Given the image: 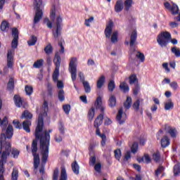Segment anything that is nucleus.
Here are the masks:
<instances>
[{
	"label": "nucleus",
	"mask_w": 180,
	"mask_h": 180,
	"mask_svg": "<svg viewBox=\"0 0 180 180\" xmlns=\"http://www.w3.org/2000/svg\"><path fill=\"white\" fill-rule=\"evenodd\" d=\"M37 78L40 81H43V70H40L39 73L37 75Z\"/></svg>",
	"instance_id": "774afa93"
},
{
	"label": "nucleus",
	"mask_w": 180,
	"mask_h": 180,
	"mask_svg": "<svg viewBox=\"0 0 180 180\" xmlns=\"http://www.w3.org/2000/svg\"><path fill=\"white\" fill-rule=\"evenodd\" d=\"M95 117V108L91 107V108L89 110L88 112V118L90 122L94 120V117Z\"/></svg>",
	"instance_id": "a878e982"
},
{
	"label": "nucleus",
	"mask_w": 180,
	"mask_h": 180,
	"mask_svg": "<svg viewBox=\"0 0 180 180\" xmlns=\"http://www.w3.org/2000/svg\"><path fill=\"white\" fill-rule=\"evenodd\" d=\"M108 105L110 108H115L116 106V97L111 95L109 98Z\"/></svg>",
	"instance_id": "393cba45"
},
{
	"label": "nucleus",
	"mask_w": 180,
	"mask_h": 180,
	"mask_svg": "<svg viewBox=\"0 0 180 180\" xmlns=\"http://www.w3.org/2000/svg\"><path fill=\"white\" fill-rule=\"evenodd\" d=\"M53 131V129H49V131H46V160L49 158V145L50 144V133Z\"/></svg>",
	"instance_id": "9b49d317"
},
{
	"label": "nucleus",
	"mask_w": 180,
	"mask_h": 180,
	"mask_svg": "<svg viewBox=\"0 0 180 180\" xmlns=\"http://www.w3.org/2000/svg\"><path fill=\"white\" fill-rule=\"evenodd\" d=\"M101 167L102 165H101V163H97L94 165V169L95 171H96V172H101Z\"/></svg>",
	"instance_id": "052dcab7"
},
{
	"label": "nucleus",
	"mask_w": 180,
	"mask_h": 180,
	"mask_svg": "<svg viewBox=\"0 0 180 180\" xmlns=\"http://www.w3.org/2000/svg\"><path fill=\"white\" fill-rule=\"evenodd\" d=\"M63 110L66 115H68L70 113V110H71V106L70 105H63Z\"/></svg>",
	"instance_id": "4d7b16f0"
},
{
	"label": "nucleus",
	"mask_w": 180,
	"mask_h": 180,
	"mask_svg": "<svg viewBox=\"0 0 180 180\" xmlns=\"http://www.w3.org/2000/svg\"><path fill=\"white\" fill-rule=\"evenodd\" d=\"M125 11H129L131 5H133V0H126L124 3Z\"/></svg>",
	"instance_id": "f704fd0d"
},
{
	"label": "nucleus",
	"mask_w": 180,
	"mask_h": 180,
	"mask_svg": "<svg viewBox=\"0 0 180 180\" xmlns=\"http://www.w3.org/2000/svg\"><path fill=\"white\" fill-rule=\"evenodd\" d=\"M55 141L56 143H60V141H63V136L60 134H56L55 136Z\"/></svg>",
	"instance_id": "e2e57ef3"
},
{
	"label": "nucleus",
	"mask_w": 180,
	"mask_h": 180,
	"mask_svg": "<svg viewBox=\"0 0 180 180\" xmlns=\"http://www.w3.org/2000/svg\"><path fill=\"white\" fill-rule=\"evenodd\" d=\"M117 36H118L117 31H114L111 36V42L112 43H117Z\"/></svg>",
	"instance_id": "a19ab883"
},
{
	"label": "nucleus",
	"mask_w": 180,
	"mask_h": 180,
	"mask_svg": "<svg viewBox=\"0 0 180 180\" xmlns=\"http://www.w3.org/2000/svg\"><path fill=\"white\" fill-rule=\"evenodd\" d=\"M131 98L127 96L126 101L124 103V107L125 108V109H130V108L131 107Z\"/></svg>",
	"instance_id": "c85d7f7f"
},
{
	"label": "nucleus",
	"mask_w": 180,
	"mask_h": 180,
	"mask_svg": "<svg viewBox=\"0 0 180 180\" xmlns=\"http://www.w3.org/2000/svg\"><path fill=\"white\" fill-rule=\"evenodd\" d=\"M136 82H137V77L135 75H132L131 77H129L130 85H133V84H136Z\"/></svg>",
	"instance_id": "8fccbe9b"
},
{
	"label": "nucleus",
	"mask_w": 180,
	"mask_h": 180,
	"mask_svg": "<svg viewBox=\"0 0 180 180\" xmlns=\"http://www.w3.org/2000/svg\"><path fill=\"white\" fill-rule=\"evenodd\" d=\"M140 103H143V100L138 99L134 103L132 108L136 112H139V110L140 109Z\"/></svg>",
	"instance_id": "bb28decb"
},
{
	"label": "nucleus",
	"mask_w": 180,
	"mask_h": 180,
	"mask_svg": "<svg viewBox=\"0 0 180 180\" xmlns=\"http://www.w3.org/2000/svg\"><path fill=\"white\" fill-rule=\"evenodd\" d=\"M18 177H19V171H18V169L13 168V172L11 173V179L18 180Z\"/></svg>",
	"instance_id": "7c9ffc66"
},
{
	"label": "nucleus",
	"mask_w": 180,
	"mask_h": 180,
	"mask_svg": "<svg viewBox=\"0 0 180 180\" xmlns=\"http://www.w3.org/2000/svg\"><path fill=\"white\" fill-rule=\"evenodd\" d=\"M61 23H63V18L58 17L56 19V29L53 32L54 39H58L61 36Z\"/></svg>",
	"instance_id": "6e6552de"
},
{
	"label": "nucleus",
	"mask_w": 180,
	"mask_h": 180,
	"mask_svg": "<svg viewBox=\"0 0 180 180\" xmlns=\"http://www.w3.org/2000/svg\"><path fill=\"white\" fill-rule=\"evenodd\" d=\"M152 159L155 162H160V160H161V155L159 151L155 152L152 155Z\"/></svg>",
	"instance_id": "c756f323"
},
{
	"label": "nucleus",
	"mask_w": 180,
	"mask_h": 180,
	"mask_svg": "<svg viewBox=\"0 0 180 180\" xmlns=\"http://www.w3.org/2000/svg\"><path fill=\"white\" fill-rule=\"evenodd\" d=\"M174 175H178L179 174H180V165H174Z\"/></svg>",
	"instance_id": "864d4df0"
},
{
	"label": "nucleus",
	"mask_w": 180,
	"mask_h": 180,
	"mask_svg": "<svg viewBox=\"0 0 180 180\" xmlns=\"http://www.w3.org/2000/svg\"><path fill=\"white\" fill-rule=\"evenodd\" d=\"M59 174L60 171L58 170V168L55 169L53 174V180H58Z\"/></svg>",
	"instance_id": "09e8293b"
},
{
	"label": "nucleus",
	"mask_w": 180,
	"mask_h": 180,
	"mask_svg": "<svg viewBox=\"0 0 180 180\" xmlns=\"http://www.w3.org/2000/svg\"><path fill=\"white\" fill-rule=\"evenodd\" d=\"M169 144V139H168L167 136H164L161 139V146L163 148H165V147H168V145Z\"/></svg>",
	"instance_id": "5701e85b"
},
{
	"label": "nucleus",
	"mask_w": 180,
	"mask_h": 180,
	"mask_svg": "<svg viewBox=\"0 0 180 180\" xmlns=\"http://www.w3.org/2000/svg\"><path fill=\"white\" fill-rule=\"evenodd\" d=\"M58 99L60 101V102H63L64 101L65 97H64V90L60 89L58 91Z\"/></svg>",
	"instance_id": "3c124183"
},
{
	"label": "nucleus",
	"mask_w": 180,
	"mask_h": 180,
	"mask_svg": "<svg viewBox=\"0 0 180 180\" xmlns=\"http://www.w3.org/2000/svg\"><path fill=\"white\" fill-rule=\"evenodd\" d=\"M103 84H105V76H101L97 81V88L101 89L103 86Z\"/></svg>",
	"instance_id": "2f4dec72"
},
{
	"label": "nucleus",
	"mask_w": 180,
	"mask_h": 180,
	"mask_svg": "<svg viewBox=\"0 0 180 180\" xmlns=\"http://www.w3.org/2000/svg\"><path fill=\"white\" fill-rule=\"evenodd\" d=\"M51 19H52V20L56 19V8H52L51 10Z\"/></svg>",
	"instance_id": "0e129e2a"
},
{
	"label": "nucleus",
	"mask_w": 180,
	"mask_h": 180,
	"mask_svg": "<svg viewBox=\"0 0 180 180\" xmlns=\"http://www.w3.org/2000/svg\"><path fill=\"white\" fill-rule=\"evenodd\" d=\"M75 63H77V58H72L69 64V72L73 82L77 79V64Z\"/></svg>",
	"instance_id": "423d86ee"
},
{
	"label": "nucleus",
	"mask_w": 180,
	"mask_h": 180,
	"mask_svg": "<svg viewBox=\"0 0 180 180\" xmlns=\"http://www.w3.org/2000/svg\"><path fill=\"white\" fill-rule=\"evenodd\" d=\"M94 105L96 109H100L101 112L105 110V107L102 105V98L101 97L97 98Z\"/></svg>",
	"instance_id": "2eb2a0df"
},
{
	"label": "nucleus",
	"mask_w": 180,
	"mask_h": 180,
	"mask_svg": "<svg viewBox=\"0 0 180 180\" xmlns=\"http://www.w3.org/2000/svg\"><path fill=\"white\" fill-rule=\"evenodd\" d=\"M96 163V157L95 156H91L89 159V165H91L94 167L95 164Z\"/></svg>",
	"instance_id": "5fc2aeb1"
},
{
	"label": "nucleus",
	"mask_w": 180,
	"mask_h": 180,
	"mask_svg": "<svg viewBox=\"0 0 180 180\" xmlns=\"http://www.w3.org/2000/svg\"><path fill=\"white\" fill-rule=\"evenodd\" d=\"M143 161H145L146 164H150V162H151V158H150V155H148V154L144 155Z\"/></svg>",
	"instance_id": "13d9d810"
},
{
	"label": "nucleus",
	"mask_w": 180,
	"mask_h": 180,
	"mask_svg": "<svg viewBox=\"0 0 180 180\" xmlns=\"http://www.w3.org/2000/svg\"><path fill=\"white\" fill-rule=\"evenodd\" d=\"M136 40H137V32L133 31L131 34V39L129 43V45L131 47H133L134 44H137V43L136 42Z\"/></svg>",
	"instance_id": "dca6fc26"
},
{
	"label": "nucleus",
	"mask_w": 180,
	"mask_h": 180,
	"mask_svg": "<svg viewBox=\"0 0 180 180\" xmlns=\"http://www.w3.org/2000/svg\"><path fill=\"white\" fill-rule=\"evenodd\" d=\"M171 40V34L168 32H162L158 35L157 41L162 47H167Z\"/></svg>",
	"instance_id": "20e7f679"
},
{
	"label": "nucleus",
	"mask_w": 180,
	"mask_h": 180,
	"mask_svg": "<svg viewBox=\"0 0 180 180\" xmlns=\"http://www.w3.org/2000/svg\"><path fill=\"white\" fill-rule=\"evenodd\" d=\"M26 119V120H31L33 119V114H32L29 110H26L23 112L21 116V119Z\"/></svg>",
	"instance_id": "a211bd4d"
},
{
	"label": "nucleus",
	"mask_w": 180,
	"mask_h": 180,
	"mask_svg": "<svg viewBox=\"0 0 180 180\" xmlns=\"http://www.w3.org/2000/svg\"><path fill=\"white\" fill-rule=\"evenodd\" d=\"M114 23L113 21L110 20L108 24L106 25L105 30V34L107 39H110V36H112V30L113 29Z\"/></svg>",
	"instance_id": "9d476101"
},
{
	"label": "nucleus",
	"mask_w": 180,
	"mask_h": 180,
	"mask_svg": "<svg viewBox=\"0 0 180 180\" xmlns=\"http://www.w3.org/2000/svg\"><path fill=\"white\" fill-rule=\"evenodd\" d=\"M126 113L123 112V108H120L118 110L117 115V120L120 124H123L124 122H126Z\"/></svg>",
	"instance_id": "1a4fd4ad"
},
{
	"label": "nucleus",
	"mask_w": 180,
	"mask_h": 180,
	"mask_svg": "<svg viewBox=\"0 0 180 180\" xmlns=\"http://www.w3.org/2000/svg\"><path fill=\"white\" fill-rule=\"evenodd\" d=\"M13 101L17 108H22L23 106V100H22V97L19 95L15 94L13 97Z\"/></svg>",
	"instance_id": "4468645a"
},
{
	"label": "nucleus",
	"mask_w": 180,
	"mask_h": 180,
	"mask_svg": "<svg viewBox=\"0 0 180 180\" xmlns=\"http://www.w3.org/2000/svg\"><path fill=\"white\" fill-rule=\"evenodd\" d=\"M25 91L29 96L33 94V87L32 86H27L26 85L25 87Z\"/></svg>",
	"instance_id": "ea45409f"
},
{
	"label": "nucleus",
	"mask_w": 180,
	"mask_h": 180,
	"mask_svg": "<svg viewBox=\"0 0 180 180\" xmlns=\"http://www.w3.org/2000/svg\"><path fill=\"white\" fill-rule=\"evenodd\" d=\"M168 133L170 134L172 137H176V129L169 128Z\"/></svg>",
	"instance_id": "603ef678"
},
{
	"label": "nucleus",
	"mask_w": 180,
	"mask_h": 180,
	"mask_svg": "<svg viewBox=\"0 0 180 180\" xmlns=\"http://www.w3.org/2000/svg\"><path fill=\"white\" fill-rule=\"evenodd\" d=\"M101 139H102L101 146H103V147H104V146L106 145V135L103 134L101 136Z\"/></svg>",
	"instance_id": "680f3d73"
},
{
	"label": "nucleus",
	"mask_w": 180,
	"mask_h": 180,
	"mask_svg": "<svg viewBox=\"0 0 180 180\" xmlns=\"http://www.w3.org/2000/svg\"><path fill=\"white\" fill-rule=\"evenodd\" d=\"M11 35L13 37L11 47L12 49H18V45L19 44V30L13 27L11 31Z\"/></svg>",
	"instance_id": "0eeeda50"
},
{
	"label": "nucleus",
	"mask_w": 180,
	"mask_h": 180,
	"mask_svg": "<svg viewBox=\"0 0 180 180\" xmlns=\"http://www.w3.org/2000/svg\"><path fill=\"white\" fill-rule=\"evenodd\" d=\"M170 11H171L172 15H176V14H178V12H179V8H178V6L176 4H173V6L170 8Z\"/></svg>",
	"instance_id": "4c0bfd02"
},
{
	"label": "nucleus",
	"mask_w": 180,
	"mask_h": 180,
	"mask_svg": "<svg viewBox=\"0 0 180 180\" xmlns=\"http://www.w3.org/2000/svg\"><path fill=\"white\" fill-rule=\"evenodd\" d=\"M13 124L15 129H18L19 130H22V124H20V122L16 121V120H14L13 121Z\"/></svg>",
	"instance_id": "c03bdc74"
},
{
	"label": "nucleus",
	"mask_w": 180,
	"mask_h": 180,
	"mask_svg": "<svg viewBox=\"0 0 180 180\" xmlns=\"http://www.w3.org/2000/svg\"><path fill=\"white\" fill-rule=\"evenodd\" d=\"M120 89H121L124 94H126V92L129 91V85L127 84L126 82H122L120 84Z\"/></svg>",
	"instance_id": "cd10ccee"
},
{
	"label": "nucleus",
	"mask_w": 180,
	"mask_h": 180,
	"mask_svg": "<svg viewBox=\"0 0 180 180\" xmlns=\"http://www.w3.org/2000/svg\"><path fill=\"white\" fill-rule=\"evenodd\" d=\"M44 65V60L39 59L35 61L32 65L33 68H41Z\"/></svg>",
	"instance_id": "4be33fe9"
},
{
	"label": "nucleus",
	"mask_w": 180,
	"mask_h": 180,
	"mask_svg": "<svg viewBox=\"0 0 180 180\" xmlns=\"http://www.w3.org/2000/svg\"><path fill=\"white\" fill-rule=\"evenodd\" d=\"M0 126H3L2 133L0 136V155L1 154V160H0V180H5L4 177V172H5L4 165L6 164L8 157L11 155H11L14 158H18L20 151L15 148H12L11 142L6 141V139H11L13 136V127L11 124L8 126L7 117H4L3 120L0 118ZM4 131H6V134H4Z\"/></svg>",
	"instance_id": "f03ea898"
},
{
	"label": "nucleus",
	"mask_w": 180,
	"mask_h": 180,
	"mask_svg": "<svg viewBox=\"0 0 180 180\" xmlns=\"http://www.w3.org/2000/svg\"><path fill=\"white\" fill-rule=\"evenodd\" d=\"M131 153H133L134 154H136V153H137V150H139V144L137 143H134L131 148Z\"/></svg>",
	"instance_id": "de8ad7c7"
},
{
	"label": "nucleus",
	"mask_w": 180,
	"mask_h": 180,
	"mask_svg": "<svg viewBox=\"0 0 180 180\" xmlns=\"http://www.w3.org/2000/svg\"><path fill=\"white\" fill-rule=\"evenodd\" d=\"M103 123V114H100L94 121V127H99Z\"/></svg>",
	"instance_id": "6ab92c4d"
},
{
	"label": "nucleus",
	"mask_w": 180,
	"mask_h": 180,
	"mask_svg": "<svg viewBox=\"0 0 180 180\" xmlns=\"http://www.w3.org/2000/svg\"><path fill=\"white\" fill-rule=\"evenodd\" d=\"M59 180H67V171L65 170V167H62Z\"/></svg>",
	"instance_id": "c9c22d12"
},
{
	"label": "nucleus",
	"mask_w": 180,
	"mask_h": 180,
	"mask_svg": "<svg viewBox=\"0 0 180 180\" xmlns=\"http://www.w3.org/2000/svg\"><path fill=\"white\" fill-rule=\"evenodd\" d=\"M53 46H51V44H49L46 46V54H48L50 56V54H53Z\"/></svg>",
	"instance_id": "79ce46f5"
},
{
	"label": "nucleus",
	"mask_w": 180,
	"mask_h": 180,
	"mask_svg": "<svg viewBox=\"0 0 180 180\" xmlns=\"http://www.w3.org/2000/svg\"><path fill=\"white\" fill-rule=\"evenodd\" d=\"M114 154L116 160H117L118 161H120V158L122 157V150H120V149H116L114 151Z\"/></svg>",
	"instance_id": "58836bf2"
},
{
	"label": "nucleus",
	"mask_w": 180,
	"mask_h": 180,
	"mask_svg": "<svg viewBox=\"0 0 180 180\" xmlns=\"http://www.w3.org/2000/svg\"><path fill=\"white\" fill-rule=\"evenodd\" d=\"M37 42V37H36V36L32 35L31 37V39L27 41L28 45L30 46H34V44H36V43Z\"/></svg>",
	"instance_id": "e433bc0d"
},
{
	"label": "nucleus",
	"mask_w": 180,
	"mask_h": 180,
	"mask_svg": "<svg viewBox=\"0 0 180 180\" xmlns=\"http://www.w3.org/2000/svg\"><path fill=\"white\" fill-rule=\"evenodd\" d=\"M43 113H40L38 116V122L35 128L34 136L35 139L33 140L32 144V153L34 157V168L37 169L39 165H40V156L37 154V141L39 140V148L42 154V162L43 164L40 167L39 174L44 175V164H46V131H43L44 129V113H46V98H44V103L42 105Z\"/></svg>",
	"instance_id": "f257e3e1"
},
{
	"label": "nucleus",
	"mask_w": 180,
	"mask_h": 180,
	"mask_svg": "<svg viewBox=\"0 0 180 180\" xmlns=\"http://www.w3.org/2000/svg\"><path fill=\"white\" fill-rule=\"evenodd\" d=\"M7 89L8 91H10V92H13V89H15V80L13 78L9 79L7 84Z\"/></svg>",
	"instance_id": "aec40b11"
},
{
	"label": "nucleus",
	"mask_w": 180,
	"mask_h": 180,
	"mask_svg": "<svg viewBox=\"0 0 180 180\" xmlns=\"http://www.w3.org/2000/svg\"><path fill=\"white\" fill-rule=\"evenodd\" d=\"M115 88V81L110 80L108 83V91H110V92H113V90Z\"/></svg>",
	"instance_id": "a18cd8bd"
},
{
	"label": "nucleus",
	"mask_w": 180,
	"mask_h": 180,
	"mask_svg": "<svg viewBox=\"0 0 180 180\" xmlns=\"http://www.w3.org/2000/svg\"><path fill=\"white\" fill-rule=\"evenodd\" d=\"M7 67L8 68H13V55L12 54V51H8Z\"/></svg>",
	"instance_id": "f8f14e48"
},
{
	"label": "nucleus",
	"mask_w": 180,
	"mask_h": 180,
	"mask_svg": "<svg viewBox=\"0 0 180 180\" xmlns=\"http://www.w3.org/2000/svg\"><path fill=\"white\" fill-rule=\"evenodd\" d=\"M94 20V17H91L89 19H86L85 20V25L88 27L91 26V25L89 24L90 22H93Z\"/></svg>",
	"instance_id": "338daca9"
},
{
	"label": "nucleus",
	"mask_w": 180,
	"mask_h": 180,
	"mask_svg": "<svg viewBox=\"0 0 180 180\" xmlns=\"http://www.w3.org/2000/svg\"><path fill=\"white\" fill-rule=\"evenodd\" d=\"M72 169L76 175L79 174V165L77 160H75V162L72 163Z\"/></svg>",
	"instance_id": "412c9836"
},
{
	"label": "nucleus",
	"mask_w": 180,
	"mask_h": 180,
	"mask_svg": "<svg viewBox=\"0 0 180 180\" xmlns=\"http://www.w3.org/2000/svg\"><path fill=\"white\" fill-rule=\"evenodd\" d=\"M123 8H124L123 6V1L122 0L117 1L115 6V12H122L123 11Z\"/></svg>",
	"instance_id": "f3484780"
},
{
	"label": "nucleus",
	"mask_w": 180,
	"mask_h": 180,
	"mask_svg": "<svg viewBox=\"0 0 180 180\" xmlns=\"http://www.w3.org/2000/svg\"><path fill=\"white\" fill-rule=\"evenodd\" d=\"M83 86L86 94H89V92H91V86L89 85V83L85 80H83Z\"/></svg>",
	"instance_id": "72a5a7b5"
},
{
	"label": "nucleus",
	"mask_w": 180,
	"mask_h": 180,
	"mask_svg": "<svg viewBox=\"0 0 180 180\" xmlns=\"http://www.w3.org/2000/svg\"><path fill=\"white\" fill-rule=\"evenodd\" d=\"M53 63L56 65V68L53 73V80L56 82L58 81V76L60 75V65L61 64V57L58 52L55 54Z\"/></svg>",
	"instance_id": "39448f33"
},
{
	"label": "nucleus",
	"mask_w": 180,
	"mask_h": 180,
	"mask_svg": "<svg viewBox=\"0 0 180 180\" xmlns=\"http://www.w3.org/2000/svg\"><path fill=\"white\" fill-rule=\"evenodd\" d=\"M0 29L2 32H6V29H9V22L6 20H3L0 25Z\"/></svg>",
	"instance_id": "b1692460"
},
{
	"label": "nucleus",
	"mask_w": 180,
	"mask_h": 180,
	"mask_svg": "<svg viewBox=\"0 0 180 180\" xmlns=\"http://www.w3.org/2000/svg\"><path fill=\"white\" fill-rule=\"evenodd\" d=\"M32 126V121L25 120L22 122V129L26 131V133H30V127Z\"/></svg>",
	"instance_id": "ddd939ff"
},
{
	"label": "nucleus",
	"mask_w": 180,
	"mask_h": 180,
	"mask_svg": "<svg viewBox=\"0 0 180 180\" xmlns=\"http://www.w3.org/2000/svg\"><path fill=\"white\" fill-rule=\"evenodd\" d=\"M172 53L176 56V57H180V49L176 47L172 48Z\"/></svg>",
	"instance_id": "49530a36"
},
{
	"label": "nucleus",
	"mask_w": 180,
	"mask_h": 180,
	"mask_svg": "<svg viewBox=\"0 0 180 180\" xmlns=\"http://www.w3.org/2000/svg\"><path fill=\"white\" fill-rule=\"evenodd\" d=\"M53 95V86L51 84L48 83L47 84V96H51Z\"/></svg>",
	"instance_id": "37998d69"
},
{
	"label": "nucleus",
	"mask_w": 180,
	"mask_h": 180,
	"mask_svg": "<svg viewBox=\"0 0 180 180\" xmlns=\"http://www.w3.org/2000/svg\"><path fill=\"white\" fill-rule=\"evenodd\" d=\"M162 171H164V167L162 166H160L157 170L155 171V176H158V175H160V174H161V172H162Z\"/></svg>",
	"instance_id": "bf43d9fd"
},
{
	"label": "nucleus",
	"mask_w": 180,
	"mask_h": 180,
	"mask_svg": "<svg viewBox=\"0 0 180 180\" xmlns=\"http://www.w3.org/2000/svg\"><path fill=\"white\" fill-rule=\"evenodd\" d=\"M170 86L174 90L178 89V83H176V82H172L170 84Z\"/></svg>",
	"instance_id": "69168bd1"
},
{
	"label": "nucleus",
	"mask_w": 180,
	"mask_h": 180,
	"mask_svg": "<svg viewBox=\"0 0 180 180\" xmlns=\"http://www.w3.org/2000/svg\"><path fill=\"white\" fill-rule=\"evenodd\" d=\"M136 57L141 60V63H144V60H146V57L144 56V54L138 52V54H136Z\"/></svg>",
	"instance_id": "6e6d98bb"
},
{
	"label": "nucleus",
	"mask_w": 180,
	"mask_h": 180,
	"mask_svg": "<svg viewBox=\"0 0 180 180\" xmlns=\"http://www.w3.org/2000/svg\"><path fill=\"white\" fill-rule=\"evenodd\" d=\"M43 2L41 0H34V8L35 10V15L34 17V25H37L41 19H43V10H41Z\"/></svg>",
	"instance_id": "7ed1b4c3"
},
{
	"label": "nucleus",
	"mask_w": 180,
	"mask_h": 180,
	"mask_svg": "<svg viewBox=\"0 0 180 180\" xmlns=\"http://www.w3.org/2000/svg\"><path fill=\"white\" fill-rule=\"evenodd\" d=\"M165 110H170V109H174V103L171 100H169L168 102L165 103Z\"/></svg>",
	"instance_id": "473e14b6"
}]
</instances>
